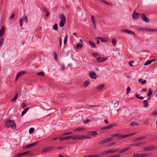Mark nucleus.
Instances as JSON below:
<instances>
[{"label": "nucleus", "instance_id": "1", "mask_svg": "<svg viewBox=\"0 0 157 157\" xmlns=\"http://www.w3.org/2000/svg\"><path fill=\"white\" fill-rule=\"evenodd\" d=\"M5 126L8 128H15L16 127V125L14 121L13 120H7L5 122Z\"/></svg>", "mask_w": 157, "mask_h": 157}, {"label": "nucleus", "instance_id": "2", "mask_svg": "<svg viewBox=\"0 0 157 157\" xmlns=\"http://www.w3.org/2000/svg\"><path fill=\"white\" fill-rule=\"evenodd\" d=\"M59 17L61 19L59 25L60 27H62L64 26V24L66 23V18L64 17V15L62 14H60L59 16Z\"/></svg>", "mask_w": 157, "mask_h": 157}, {"label": "nucleus", "instance_id": "3", "mask_svg": "<svg viewBox=\"0 0 157 157\" xmlns=\"http://www.w3.org/2000/svg\"><path fill=\"white\" fill-rule=\"evenodd\" d=\"M151 155V154H134L132 155L133 157H144L148 156Z\"/></svg>", "mask_w": 157, "mask_h": 157}, {"label": "nucleus", "instance_id": "4", "mask_svg": "<svg viewBox=\"0 0 157 157\" xmlns=\"http://www.w3.org/2000/svg\"><path fill=\"white\" fill-rule=\"evenodd\" d=\"M111 136L113 137H118V138L117 139V140H119L125 138L126 136H124V135H121V134L120 133L112 134L111 135Z\"/></svg>", "mask_w": 157, "mask_h": 157}, {"label": "nucleus", "instance_id": "5", "mask_svg": "<svg viewBox=\"0 0 157 157\" xmlns=\"http://www.w3.org/2000/svg\"><path fill=\"white\" fill-rule=\"evenodd\" d=\"M112 139L113 138H107L104 139L102 140L99 141L98 144H102L105 143L111 142L112 141Z\"/></svg>", "mask_w": 157, "mask_h": 157}, {"label": "nucleus", "instance_id": "6", "mask_svg": "<svg viewBox=\"0 0 157 157\" xmlns=\"http://www.w3.org/2000/svg\"><path fill=\"white\" fill-rule=\"evenodd\" d=\"M156 149L157 148L154 146H149L145 147L144 148V150L145 151H148L156 150Z\"/></svg>", "mask_w": 157, "mask_h": 157}, {"label": "nucleus", "instance_id": "7", "mask_svg": "<svg viewBox=\"0 0 157 157\" xmlns=\"http://www.w3.org/2000/svg\"><path fill=\"white\" fill-rule=\"evenodd\" d=\"M116 125L115 124H112L109 125L102 127L101 128V130H107L110 129Z\"/></svg>", "mask_w": 157, "mask_h": 157}, {"label": "nucleus", "instance_id": "8", "mask_svg": "<svg viewBox=\"0 0 157 157\" xmlns=\"http://www.w3.org/2000/svg\"><path fill=\"white\" fill-rule=\"evenodd\" d=\"M89 76L91 78L96 79L98 77L94 72L90 71L89 73Z\"/></svg>", "mask_w": 157, "mask_h": 157}, {"label": "nucleus", "instance_id": "9", "mask_svg": "<svg viewBox=\"0 0 157 157\" xmlns=\"http://www.w3.org/2000/svg\"><path fill=\"white\" fill-rule=\"evenodd\" d=\"M39 142L38 141L35 142L33 143L25 145V146H24L23 148H30V147H32L36 145Z\"/></svg>", "mask_w": 157, "mask_h": 157}, {"label": "nucleus", "instance_id": "10", "mask_svg": "<svg viewBox=\"0 0 157 157\" xmlns=\"http://www.w3.org/2000/svg\"><path fill=\"white\" fill-rule=\"evenodd\" d=\"M30 152V151H29L24 152L20 153L16 155L14 157H21L29 154Z\"/></svg>", "mask_w": 157, "mask_h": 157}, {"label": "nucleus", "instance_id": "11", "mask_svg": "<svg viewBox=\"0 0 157 157\" xmlns=\"http://www.w3.org/2000/svg\"><path fill=\"white\" fill-rule=\"evenodd\" d=\"M140 17L144 21L146 22V23H148L149 22V20L146 17V15L144 13H143L141 14L140 15Z\"/></svg>", "mask_w": 157, "mask_h": 157}, {"label": "nucleus", "instance_id": "12", "mask_svg": "<svg viewBox=\"0 0 157 157\" xmlns=\"http://www.w3.org/2000/svg\"><path fill=\"white\" fill-rule=\"evenodd\" d=\"M140 16V14L138 13H136V11H135L132 15V18L134 20L138 19Z\"/></svg>", "mask_w": 157, "mask_h": 157}, {"label": "nucleus", "instance_id": "13", "mask_svg": "<svg viewBox=\"0 0 157 157\" xmlns=\"http://www.w3.org/2000/svg\"><path fill=\"white\" fill-rule=\"evenodd\" d=\"M53 148V147L52 146L48 147L42 149V153H46L52 150Z\"/></svg>", "mask_w": 157, "mask_h": 157}, {"label": "nucleus", "instance_id": "14", "mask_svg": "<svg viewBox=\"0 0 157 157\" xmlns=\"http://www.w3.org/2000/svg\"><path fill=\"white\" fill-rule=\"evenodd\" d=\"M71 137V139H72L74 140H77L79 139H82V136L81 135H78L76 136H70Z\"/></svg>", "mask_w": 157, "mask_h": 157}, {"label": "nucleus", "instance_id": "15", "mask_svg": "<svg viewBox=\"0 0 157 157\" xmlns=\"http://www.w3.org/2000/svg\"><path fill=\"white\" fill-rule=\"evenodd\" d=\"M96 131H93L89 132L87 133V135L89 136H94L97 134Z\"/></svg>", "mask_w": 157, "mask_h": 157}, {"label": "nucleus", "instance_id": "16", "mask_svg": "<svg viewBox=\"0 0 157 157\" xmlns=\"http://www.w3.org/2000/svg\"><path fill=\"white\" fill-rule=\"evenodd\" d=\"M130 149V147H128L119 151L118 153L119 154L123 153L125 152H126L128 150H129Z\"/></svg>", "mask_w": 157, "mask_h": 157}, {"label": "nucleus", "instance_id": "17", "mask_svg": "<svg viewBox=\"0 0 157 157\" xmlns=\"http://www.w3.org/2000/svg\"><path fill=\"white\" fill-rule=\"evenodd\" d=\"M5 31V27L3 26H1L0 29V37H2L3 36Z\"/></svg>", "mask_w": 157, "mask_h": 157}, {"label": "nucleus", "instance_id": "18", "mask_svg": "<svg viewBox=\"0 0 157 157\" xmlns=\"http://www.w3.org/2000/svg\"><path fill=\"white\" fill-rule=\"evenodd\" d=\"M121 31L122 32L127 33L129 34L131 33L133 34H135L134 33L133 31H130L127 29H122L121 30Z\"/></svg>", "mask_w": 157, "mask_h": 157}, {"label": "nucleus", "instance_id": "19", "mask_svg": "<svg viewBox=\"0 0 157 157\" xmlns=\"http://www.w3.org/2000/svg\"><path fill=\"white\" fill-rule=\"evenodd\" d=\"M25 71H22L18 73L16 75L15 80L16 81L21 75L25 73Z\"/></svg>", "mask_w": 157, "mask_h": 157}, {"label": "nucleus", "instance_id": "20", "mask_svg": "<svg viewBox=\"0 0 157 157\" xmlns=\"http://www.w3.org/2000/svg\"><path fill=\"white\" fill-rule=\"evenodd\" d=\"M106 60V58H101L100 57H99L98 58L96 59L97 61L98 62H103L105 61Z\"/></svg>", "mask_w": 157, "mask_h": 157}, {"label": "nucleus", "instance_id": "21", "mask_svg": "<svg viewBox=\"0 0 157 157\" xmlns=\"http://www.w3.org/2000/svg\"><path fill=\"white\" fill-rule=\"evenodd\" d=\"M146 138L145 136H143L141 137H139L135 138L134 140L135 141H137L140 140L144 139Z\"/></svg>", "mask_w": 157, "mask_h": 157}, {"label": "nucleus", "instance_id": "22", "mask_svg": "<svg viewBox=\"0 0 157 157\" xmlns=\"http://www.w3.org/2000/svg\"><path fill=\"white\" fill-rule=\"evenodd\" d=\"M90 84V82L88 80L84 82H83L82 83V86L84 87H87Z\"/></svg>", "mask_w": 157, "mask_h": 157}, {"label": "nucleus", "instance_id": "23", "mask_svg": "<svg viewBox=\"0 0 157 157\" xmlns=\"http://www.w3.org/2000/svg\"><path fill=\"white\" fill-rule=\"evenodd\" d=\"M70 136L59 138L60 140H64L71 139Z\"/></svg>", "mask_w": 157, "mask_h": 157}, {"label": "nucleus", "instance_id": "24", "mask_svg": "<svg viewBox=\"0 0 157 157\" xmlns=\"http://www.w3.org/2000/svg\"><path fill=\"white\" fill-rule=\"evenodd\" d=\"M42 9L46 13V17H48L49 15V13L48 10L45 7H42Z\"/></svg>", "mask_w": 157, "mask_h": 157}, {"label": "nucleus", "instance_id": "25", "mask_svg": "<svg viewBox=\"0 0 157 157\" xmlns=\"http://www.w3.org/2000/svg\"><path fill=\"white\" fill-rule=\"evenodd\" d=\"M96 39H100L101 42L103 43H105L107 41V40L106 38H102L100 37H97Z\"/></svg>", "mask_w": 157, "mask_h": 157}, {"label": "nucleus", "instance_id": "26", "mask_svg": "<svg viewBox=\"0 0 157 157\" xmlns=\"http://www.w3.org/2000/svg\"><path fill=\"white\" fill-rule=\"evenodd\" d=\"M155 59H153L152 60H150L147 61L144 64V65H147L150 64L152 62L155 61Z\"/></svg>", "mask_w": 157, "mask_h": 157}, {"label": "nucleus", "instance_id": "27", "mask_svg": "<svg viewBox=\"0 0 157 157\" xmlns=\"http://www.w3.org/2000/svg\"><path fill=\"white\" fill-rule=\"evenodd\" d=\"M143 144L144 143L141 142L138 143H134L131 144L130 145L131 146H138L141 145Z\"/></svg>", "mask_w": 157, "mask_h": 157}, {"label": "nucleus", "instance_id": "28", "mask_svg": "<svg viewBox=\"0 0 157 157\" xmlns=\"http://www.w3.org/2000/svg\"><path fill=\"white\" fill-rule=\"evenodd\" d=\"M138 123L136 121L132 122L130 124V125L131 126H138Z\"/></svg>", "mask_w": 157, "mask_h": 157}, {"label": "nucleus", "instance_id": "29", "mask_svg": "<svg viewBox=\"0 0 157 157\" xmlns=\"http://www.w3.org/2000/svg\"><path fill=\"white\" fill-rule=\"evenodd\" d=\"M84 129V128H82L79 127L77 129H74V131L75 132H79L83 131Z\"/></svg>", "mask_w": 157, "mask_h": 157}, {"label": "nucleus", "instance_id": "30", "mask_svg": "<svg viewBox=\"0 0 157 157\" xmlns=\"http://www.w3.org/2000/svg\"><path fill=\"white\" fill-rule=\"evenodd\" d=\"M105 86L104 84H102L99 86L97 87V89L98 90H102Z\"/></svg>", "mask_w": 157, "mask_h": 157}, {"label": "nucleus", "instance_id": "31", "mask_svg": "<svg viewBox=\"0 0 157 157\" xmlns=\"http://www.w3.org/2000/svg\"><path fill=\"white\" fill-rule=\"evenodd\" d=\"M89 43L90 44V45L92 46L93 48H96V45L91 40H89Z\"/></svg>", "mask_w": 157, "mask_h": 157}, {"label": "nucleus", "instance_id": "32", "mask_svg": "<svg viewBox=\"0 0 157 157\" xmlns=\"http://www.w3.org/2000/svg\"><path fill=\"white\" fill-rule=\"evenodd\" d=\"M29 109V107H26L25 108L23 111L22 112L21 115L22 116L24 115L28 111Z\"/></svg>", "mask_w": 157, "mask_h": 157}, {"label": "nucleus", "instance_id": "33", "mask_svg": "<svg viewBox=\"0 0 157 157\" xmlns=\"http://www.w3.org/2000/svg\"><path fill=\"white\" fill-rule=\"evenodd\" d=\"M138 81L139 82H140L141 83L143 84L146 83L147 82V81L146 80H143L142 79H139Z\"/></svg>", "mask_w": 157, "mask_h": 157}, {"label": "nucleus", "instance_id": "34", "mask_svg": "<svg viewBox=\"0 0 157 157\" xmlns=\"http://www.w3.org/2000/svg\"><path fill=\"white\" fill-rule=\"evenodd\" d=\"M101 156V155L100 153L91 155V157H99Z\"/></svg>", "mask_w": 157, "mask_h": 157}, {"label": "nucleus", "instance_id": "35", "mask_svg": "<svg viewBox=\"0 0 157 157\" xmlns=\"http://www.w3.org/2000/svg\"><path fill=\"white\" fill-rule=\"evenodd\" d=\"M18 93H17L15 95V96L14 97V98L12 99V101H15L17 99L18 97Z\"/></svg>", "mask_w": 157, "mask_h": 157}, {"label": "nucleus", "instance_id": "36", "mask_svg": "<svg viewBox=\"0 0 157 157\" xmlns=\"http://www.w3.org/2000/svg\"><path fill=\"white\" fill-rule=\"evenodd\" d=\"M82 44L80 43H79V44H78L76 45V46L75 48L76 49H79V48H82Z\"/></svg>", "mask_w": 157, "mask_h": 157}, {"label": "nucleus", "instance_id": "37", "mask_svg": "<svg viewBox=\"0 0 157 157\" xmlns=\"http://www.w3.org/2000/svg\"><path fill=\"white\" fill-rule=\"evenodd\" d=\"M144 106V107H147L148 106V101L147 100H145L143 101Z\"/></svg>", "mask_w": 157, "mask_h": 157}, {"label": "nucleus", "instance_id": "38", "mask_svg": "<svg viewBox=\"0 0 157 157\" xmlns=\"http://www.w3.org/2000/svg\"><path fill=\"white\" fill-rule=\"evenodd\" d=\"M67 36L66 35L64 36V39L63 40V44L64 45H65L66 44L67 40Z\"/></svg>", "mask_w": 157, "mask_h": 157}, {"label": "nucleus", "instance_id": "39", "mask_svg": "<svg viewBox=\"0 0 157 157\" xmlns=\"http://www.w3.org/2000/svg\"><path fill=\"white\" fill-rule=\"evenodd\" d=\"M136 97L141 100H143L144 99V98L143 97H139V95L136 94L135 95Z\"/></svg>", "mask_w": 157, "mask_h": 157}, {"label": "nucleus", "instance_id": "40", "mask_svg": "<svg viewBox=\"0 0 157 157\" xmlns=\"http://www.w3.org/2000/svg\"><path fill=\"white\" fill-rule=\"evenodd\" d=\"M101 1L103 2V3L105 4L106 5H110V4L107 2L106 1H105L104 0H100Z\"/></svg>", "mask_w": 157, "mask_h": 157}, {"label": "nucleus", "instance_id": "41", "mask_svg": "<svg viewBox=\"0 0 157 157\" xmlns=\"http://www.w3.org/2000/svg\"><path fill=\"white\" fill-rule=\"evenodd\" d=\"M91 20H92L93 23L94 24V23L96 22V21L95 20V18L94 16L92 15L91 16Z\"/></svg>", "mask_w": 157, "mask_h": 157}, {"label": "nucleus", "instance_id": "42", "mask_svg": "<svg viewBox=\"0 0 157 157\" xmlns=\"http://www.w3.org/2000/svg\"><path fill=\"white\" fill-rule=\"evenodd\" d=\"M112 43L114 46H115L117 44V40L115 39H113L112 40Z\"/></svg>", "mask_w": 157, "mask_h": 157}, {"label": "nucleus", "instance_id": "43", "mask_svg": "<svg viewBox=\"0 0 157 157\" xmlns=\"http://www.w3.org/2000/svg\"><path fill=\"white\" fill-rule=\"evenodd\" d=\"M37 75L39 76H44V73L43 72H40L37 74Z\"/></svg>", "mask_w": 157, "mask_h": 157}, {"label": "nucleus", "instance_id": "44", "mask_svg": "<svg viewBox=\"0 0 157 157\" xmlns=\"http://www.w3.org/2000/svg\"><path fill=\"white\" fill-rule=\"evenodd\" d=\"M108 151L107 150L105 151H103L101 154V155H105L107 154H108Z\"/></svg>", "mask_w": 157, "mask_h": 157}, {"label": "nucleus", "instance_id": "45", "mask_svg": "<svg viewBox=\"0 0 157 157\" xmlns=\"http://www.w3.org/2000/svg\"><path fill=\"white\" fill-rule=\"evenodd\" d=\"M23 20H22V19H21L19 21V25H20V26L21 27H22V25H23Z\"/></svg>", "mask_w": 157, "mask_h": 157}, {"label": "nucleus", "instance_id": "46", "mask_svg": "<svg viewBox=\"0 0 157 157\" xmlns=\"http://www.w3.org/2000/svg\"><path fill=\"white\" fill-rule=\"evenodd\" d=\"M59 47L60 48H61L62 46V40L61 38L60 37L59 40Z\"/></svg>", "mask_w": 157, "mask_h": 157}, {"label": "nucleus", "instance_id": "47", "mask_svg": "<svg viewBox=\"0 0 157 157\" xmlns=\"http://www.w3.org/2000/svg\"><path fill=\"white\" fill-rule=\"evenodd\" d=\"M53 29L55 30H57L58 29V25L56 24L54 25L53 27Z\"/></svg>", "mask_w": 157, "mask_h": 157}, {"label": "nucleus", "instance_id": "48", "mask_svg": "<svg viewBox=\"0 0 157 157\" xmlns=\"http://www.w3.org/2000/svg\"><path fill=\"white\" fill-rule=\"evenodd\" d=\"M71 133H72L71 132H65V133H63V134H62V136H65L70 135Z\"/></svg>", "mask_w": 157, "mask_h": 157}, {"label": "nucleus", "instance_id": "49", "mask_svg": "<svg viewBox=\"0 0 157 157\" xmlns=\"http://www.w3.org/2000/svg\"><path fill=\"white\" fill-rule=\"evenodd\" d=\"M34 130V128H30L29 132L30 133H33Z\"/></svg>", "mask_w": 157, "mask_h": 157}, {"label": "nucleus", "instance_id": "50", "mask_svg": "<svg viewBox=\"0 0 157 157\" xmlns=\"http://www.w3.org/2000/svg\"><path fill=\"white\" fill-rule=\"evenodd\" d=\"M152 114L153 116H156L157 115V109L152 113Z\"/></svg>", "mask_w": 157, "mask_h": 157}, {"label": "nucleus", "instance_id": "51", "mask_svg": "<svg viewBox=\"0 0 157 157\" xmlns=\"http://www.w3.org/2000/svg\"><path fill=\"white\" fill-rule=\"evenodd\" d=\"M53 54H54V56L55 57V58H54V59L56 61H57V60H58V57L57 56V54H56V53H55V52H54Z\"/></svg>", "mask_w": 157, "mask_h": 157}, {"label": "nucleus", "instance_id": "52", "mask_svg": "<svg viewBox=\"0 0 157 157\" xmlns=\"http://www.w3.org/2000/svg\"><path fill=\"white\" fill-rule=\"evenodd\" d=\"M131 91V88L129 87H128L127 89L126 94H128Z\"/></svg>", "mask_w": 157, "mask_h": 157}, {"label": "nucleus", "instance_id": "53", "mask_svg": "<svg viewBox=\"0 0 157 157\" xmlns=\"http://www.w3.org/2000/svg\"><path fill=\"white\" fill-rule=\"evenodd\" d=\"M108 154L113 153H114L113 149L107 150Z\"/></svg>", "mask_w": 157, "mask_h": 157}, {"label": "nucleus", "instance_id": "54", "mask_svg": "<svg viewBox=\"0 0 157 157\" xmlns=\"http://www.w3.org/2000/svg\"><path fill=\"white\" fill-rule=\"evenodd\" d=\"M134 61L133 60L131 61L129 63V65L131 67H133V64L134 63Z\"/></svg>", "mask_w": 157, "mask_h": 157}, {"label": "nucleus", "instance_id": "55", "mask_svg": "<svg viewBox=\"0 0 157 157\" xmlns=\"http://www.w3.org/2000/svg\"><path fill=\"white\" fill-rule=\"evenodd\" d=\"M116 143V142H114L110 143L109 145V147H111L114 145H115Z\"/></svg>", "mask_w": 157, "mask_h": 157}, {"label": "nucleus", "instance_id": "56", "mask_svg": "<svg viewBox=\"0 0 157 157\" xmlns=\"http://www.w3.org/2000/svg\"><path fill=\"white\" fill-rule=\"evenodd\" d=\"M152 94V92L151 89L150 90L149 92L148 93L147 95L148 96H151Z\"/></svg>", "mask_w": 157, "mask_h": 157}, {"label": "nucleus", "instance_id": "57", "mask_svg": "<svg viewBox=\"0 0 157 157\" xmlns=\"http://www.w3.org/2000/svg\"><path fill=\"white\" fill-rule=\"evenodd\" d=\"M23 20H24L25 22L27 23L28 21L27 17L25 16L24 19Z\"/></svg>", "mask_w": 157, "mask_h": 157}, {"label": "nucleus", "instance_id": "58", "mask_svg": "<svg viewBox=\"0 0 157 157\" xmlns=\"http://www.w3.org/2000/svg\"><path fill=\"white\" fill-rule=\"evenodd\" d=\"M21 106L23 108H24L26 106V105L25 103L22 102L21 104Z\"/></svg>", "mask_w": 157, "mask_h": 157}, {"label": "nucleus", "instance_id": "59", "mask_svg": "<svg viewBox=\"0 0 157 157\" xmlns=\"http://www.w3.org/2000/svg\"><path fill=\"white\" fill-rule=\"evenodd\" d=\"M135 134V133H132V134H127V135H124V136H126L125 137V138H126V137H128V136H132V135H134Z\"/></svg>", "mask_w": 157, "mask_h": 157}, {"label": "nucleus", "instance_id": "60", "mask_svg": "<svg viewBox=\"0 0 157 157\" xmlns=\"http://www.w3.org/2000/svg\"><path fill=\"white\" fill-rule=\"evenodd\" d=\"M64 147H65V146H63H63L59 147H57V149L58 150H59V149H62Z\"/></svg>", "mask_w": 157, "mask_h": 157}, {"label": "nucleus", "instance_id": "61", "mask_svg": "<svg viewBox=\"0 0 157 157\" xmlns=\"http://www.w3.org/2000/svg\"><path fill=\"white\" fill-rule=\"evenodd\" d=\"M149 124V123H148V121H145L144 122V124L145 125H147Z\"/></svg>", "mask_w": 157, "mask_h": 157}, {"label": "nucleus", "instance_id": "62", "mask_svg": "<svg viewBox=\"0 0 157 157\" xmlns=\"http://www.w3.org/2000/svg\"><path fill=\"white\" fill-rule=\"evenodd\" d=\"M90 120L89 119H86L85 121H83V123H87L90 121Z\"/></svg>", "mask_w": 157, "mask_h": 157}, {"label": "nucleus", "instance_id": "63", "mask_svg": "<svg viewBox=\"0 0 157 157\" xmlns=\"http://www.w3.org/2000/svg\"><path fill=\"white\" fill-rule=\"evenodd\" d=\"M14 14H12L10 17V19H11L13 18L14 17Z\"/></svg>", "mask_w": 157, "mask_h": 157}, {"label": "nucleus", "instance_id": "64", "mask_svg": "<svg viewBox=\"0 0 157 157\" xmlns=\"http://www.w3.org/2000/svg\"><path fill=\"white\" fill-rule=\"evenodd\" d=\"M93 56H94L95 57H97L98 56H99L98 54V53H94V54H93Z\"/></svg>", "mask_w": 157, "mask_h": 157}]
</instances>
